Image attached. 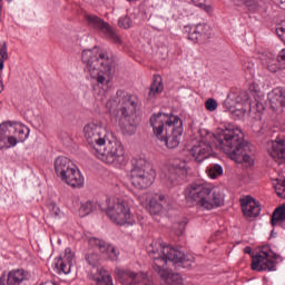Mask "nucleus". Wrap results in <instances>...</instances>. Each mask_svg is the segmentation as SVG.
<instances>
[{
  "instance_id": "f257e3e1",
  "label": "nucleus",
  "mask_w": 285,
  "mask_h": 285,
  "mask_svg": "<svg viewBox=\"0 0 285 285\" xmlns=\"http://www.w3.org/2000/svg\"><path fill=\"white\" fill-rule=\"evenodd\" d=\"M85 139L89 145L90 151L104 164H126V154L124 145L112 138L106 127L101 124L90 122L83 128Z\"/></svg>"
},
{
  "instance_id": "f03ea898",
  "label": "nucleus",
  "mask_w": 285,
  "mask_h": 285,
  "mask_svg": "<svg viewBox=\"0 0 285 285\" xmlns=\"http://www.w3.org/2000/svg\"><path fill=\"white\" fill-rule=\"evenodd\" d=\"M215 146L236 164L253 166V146L244 140V131L234 125L218 128L214 134Z\"/></svg>"
},
{
  "instance_id": "7ed1b4c3",
  "label": "nucleus",
  "mask_w": 285,
  "mask_h": 285,
  "mask_svg": "<svg viewBox=\"0 0 285 285\" xmlns=\"http://www.w3.org/2000/svg\"><path fill=\"white\" fill-rule=\"evenodd\" d=\"M163 256L160 254L153 257L154 265L153 268L161 279L165 281L167 285H184V279L179 273H173L166 269V264L171 262L176 266H181L183 268H190L195 264V256L190 254H184V252L167 245L163 246Z\"/></svg>"
},
{
  "instance_id": "20e7f679",
  "label": "nucleus",
  "mask_w": 285,
  "mask_h": 285,
  "mask_svg": "<svg viewBox=\"0 0 285 285\" xmlns=\"http://www.w3.org/2000/svg\"><path fill=\"white\" fill-rule=\"evenodd\" d=\"M82 62H85L87 72L98 86H108L112 81L115 59L107 51L97 48L86 49L82 51Z\"/></svg>"
},
{
  "instance_id": "39448f33",
  "label": "nucleus",
  "mask_w": 285,
  "mask_h": 285,
  "mask_svg": "<svg viewBox=\"0 0 285 285\" xmlns=\"http://www.w3.org/2000/svg\"><path fill=\"white\" fill-rule=\"evenodd\" d=\"M154 135L164 141L167 148H177L184 134V120L178 116L158 112L149 119Z\"/></svg>"
},
{
  "instance_id": "423d86ee",
  "label": "nucleus",
  "mask_w": 285,
  "mask_h": 285,
  "mask_svg": "<svg viewBox=\"0 0 285 285\" xmlns=\"http://www.w3.org/2000/svg\"><path fill=\"white\" fill-rule=\"evenodd\" d=\"M187 204H197L203 210H213L224 206V194L213 190L208 184H191L185 189Z\"/></svg>"
},
{
  "instance_id": "0eeeda50",
  "label": "nucleus",
  "mask_w": 285,
  "mask_h": 285,
  "mask_svg": "<svg viewBox=\"0 0 285 285\" xmlns=\"http://www.w3.org/2000/svg\"><path fill=\"white\" fill-rule=\"evenodd\" d=\"M117 97H121L119 100V112H120V126L126 135H135V121L132 120L137 110L141 108V101L135 95L125 92L124 90H118L116 92Z\"/></svg>"
},
{
  "instance_id": "6e6552de",
  "label": "nucleus",
  "mask_w": 285,
  "mask_h": 285,
  "mask_svg": "<svg viewBox=\"0 0 285 285\" xmlns=\"http://www.w3.org/2000/svg\"><path fill=\"white\" fill-rule=\"evenodd\" d=\"M131 165L130 181L132 186L140 190L150 188L151 184H155V177H157V173L153 169V166L142 158H132Z\"/></svg>"
},
{
  "instance_id": "1a4fd4ad",
  "label": "nucleus",
  "mask_w": 285,
  "mask_h": 285,
  "mask_svg": "<svg viewBox=\"0 0 285 285\" xmlns=\"http://www.w3.org/2000/svg\"><path fill=\"white\" fill-rule=\"evenodd\" d=\"M109 219L117 226H134L135 216L130 213V205L126 200L117 199L106 210Z\"/></svg>"
},
{
  "instance_id": "9d476101",
  "label": "nucleus",
  "mask_w": 285,
  "mask_h": 285,
  "mask_svg": "<svg viewBox=\"0 0 285 285\" xmlns=\"http://www.w3.org/2000/svg\"><path fill=\"white\" fill-rule=\"evenodd\" d=\"M188 170L186 169V161L175 160L173 165L167 166L161 175L160 179L167 186V188H173L179 184L181 177H186Z\"/></svg>"
},
{
  "instance_id": "9b49d317",
  "label": "nucleus",
  "mask_w": 285,
  "mask_h": 285,
  "mask_svg": "<svg viewBox=\"0 0 285 285\" xmlns=\"http://www.w3.org/2000/svg\"><path fill=\"white\" fill-rule=\"evenodd\" d=\"M272 253L271 246H262L258 254L252 255V271H256L257 273H262V271H277V263L271 259Z\"/></svg>"
},
{
  "instance_id": "f8f14e48",
  "label": "nucleus",
  "mask_w": 285,
  "mask_h": 285,
  "mask_svg": "<svg viewBox=\"0 0 285 285\" xmlns=\"http://www.w3.org/2000/svg\"><path fill=\"white\" fill-rule=\"evenodd\" d=\"M87 23L90 28H94L95 30H100L107 39L112 41V43H121V38L119 35H117V31L110 27V24L104 19L99 18V16L95 14H87L86 16Z\"/></svg>"
},
{
  "instance_id": "ddd939ff",
  "label": "nucleus",
  "mask_w": 285,
  "mask_h": 285,
  "mask_svg": "<svg viewBox=\"0 0 285 285\" xmlns=\"http://www.w3.org/2000/svg\"><path fill=\"white\" fill-rule=\"evenodd\" d=\"M117 275L120 284L122 285H154L153 279H150V277L144 273H135L129 269H119Z\"/></svg>"
},
{
  "instance_id": "4468645a",
  "label": "nucleus",
  "mask_w": 285,
  "mask_h": 285,
  "mask_svg": "<svg viewBox=\"0 0 285 285\" xmlns=\"http://www.w3.org/2000/svg\"><path fill=\"white\" fill-rule=\"evenodd\" d=\"M72 262H75V253L72 249L66 248L65 256L55 261L53 268L58 275H70Z\"/></svg>"
},
{
  "instance_id": "2eb2a0df",
  "label": "nucleus",
  "mask_w": 285,
  "mask_h": 285,
  "mask_svg": "<svg viewBox=\"0 0 285 285\" xmlns=\"http://www.w3.org/2000/svg\"><path fill=\"white\" fill-rule=\"evenodd\" d=\"M28 279H30V273L26 269H13L8 273L7 277H0V285H26Z\"/></svg>"
},
{
  "instance_id": "dca6fc26",
  "label": "nucleus",
  "mask_w": 285,
  "mask_h": 285,
  "mask_svg": "<svg viewBox=\"0 0 285 285\" xmlns=\"http://www.w3.org/2000/svg\"><path fill=\"white\" fill-rule=\"evenodd\" d=\"M210 37V26L206 23L196 24L194 30L188 33V39L193 41V43H206Z\"/></svg>"
},
{
  "instance_id": "f3484780",
  "label": "nucleus",
  "mask_w": 285,
  "mask_h": 285,
  "mask_svg": "<svg viewBox=\"0 0 285 285\" xmlns=\"http://www.w3.org/2000/svg\"><path fill=\"white\" fill-rule=\"evenodd\" d=\"M55 173L59 179L66 177V175H73L75 165L70 158L59 156L53 163Z\"/></svg>"
},
{
  "instance_id": "a211bd4d",
  "label": "nucleus",
  "mask_w": 285,
  "mask_h": 285,
  "mask_svg": "<svg viewBox=\"0 0 285 285\" xmlns=\"http://www.w3.org/2000/svg\"><path fill=\"white\" fill-rule=\"evenodd\" d=\"M268 100L274 112H277V110L285 112V88L277 87L273 89L268 94Z\"/></svg>"
},
{
  "instance_id": "6ab92c4d",
  "label": "nucleus",
  "mask_w": 285,
  "mask_h": 285,
  "mask_svg": "<svg viewBox=\"0 0 285 285\" xmlns=\"http://www.w3.org/2000/svg\"><path fill=\"white\" fill-rule=\"evenodd\" d=\"M240 206L245 217H259L262 205L250 196L240 199Z\"/></svg>"
},
{
  "instance_id": "aec40b11",
  "label": "nucleus",
  "mask_w": 285,
  "mask_h": 285,
  "mask_svg": "<svg viewBox=\"0 0 285 285\" xmlns=\"http://www.w3.org/2000/svg\"><path fill=\"white\" fill-rule=\"evenodd\" d=\"M210 153H213V147L206 141L198 142V145H195L189 150V154L198 164H202V161L208 159V157H210Z\"/></svg>"
},
{
  "instance_id": "412c9836",
  "label": "nucleus",
  "mask_w": 285,
  "mask_h": 285,
  "mask_svg": "<svg viewBox=\"0 0 285 285\" xmlns=\"http://www.w3.org/2000/svg\"><path fill=\"white\" fill-rule=\"evenodd\" d=\"M89 244L90 246H96V248H98L100 253H106L109 259H111L112 262H115V259H117L119 255V253H117V249L114 246L108 245L106 242L99 238H90Z\"/></svg>"
},
{
  "instance_id": "4be33fe9",
  "label": "nucleus",
  "mask_w": 285,
  "mask_h": 285,
  "mask_svg": "<svg viewBox=\"0 0 285 285\" xmlns=\"http://www.w3.org/2000/svg\"><path fill=\"white\" fill-rule=\"evenodd\" d=\"M72 170L73 174H66L60 180L67 184V186H71V188H81L83 186V176L77 169V165L72 167Z\"/></svg>"
},
{
  "instance_id": "5701e85b",
  "label": "nucleus",
  "mask_w": 285,
  "mask_h": 285,
  "mask_svg": "<svg viewBox=\"0 0 285 285\" xmlns=\"http://www.w3.org/2000/svg\"><path fill=\"white\" fill-rule=\"evenodd\" d=\"M9 127V132H12L18 138V141L23 142L28 139L30 135V128L26 127L23 124L14 122H4Z\"/></svg>"
},
{
  "instance_id": "b1692460",
  "label": "nucleus",
  "mask_w": 285,
  "mask_h": 285,
  "mask_svg": "<svg viewBox=\"0 0 285 285\" xmlns=\"http://www.w3.org/2000/svg\"><path fill=\"white\" fill-rule=\"evenodd\" d=\"M164 206H166V196L159 195L150 199L148 212L153 217L159 216L164 213Z\"/></svg>"
},
{
  "instance_id": "393cba45",
  "label": "nucleus",
  "mask_w": 285,
  "mask_h": 285,
  "mask_svg": "<svg viewBox=\"0 0 285 285\" xmlns=\"http://www.w3.org/2000/svg\"><path fill=\"white\" fill-rule=\"evenodd\" d=\"M268 153L273 159H285V140L276 139L272 141Z\"/></svg>"
},
{
  "instance_id": "a878e982",
  "label": "nucleus",
  "mask_w": 285,
  "mask_h": 285,
  "mask_svg": "<svg viewBox=\"0 0 285 285\" xmlns=\"http://www.w3.org/2000/svg\"><path fill=\"white\" fill-rule=\"evenodd\" d=\"M272 226H281V228H285V205L277 207L271 218Z\"/></svg>"
},
{
  "instance_id": "bb28decb",
  "label": "nucleus",
  "mask_w": 285,
  "mask_h": 285,
  "mask_svg": "<svg viewBox=\"0 0 285 285\" xmlns=\"http://www.w3.org/2000/svg\"><path fill=\"white\" fill-rule=\"evenodd\" d=\"M94 281L96 282V285H114L112 276L104 267L97 269Z\"/></svg>"
},
{
  "instance_id": "cd10ccee",
  "label": "nucleus",
  "mask_w": 285,
  "mask_h": 285,
  "mask_svg": "<svg viewBox=\"0 0 285 285\" xmlns=\"http://www.w3.org/2000/svg\"><path fill=\"white\" fill-rule=\"evenodd\" d=\"M164 92V83L161 82V76H154V81L150 85L148 99H155L157 95Z\"/></svg>"
},
{
  "instance_id": "c85d7f7f",
  "label": "nucleus",
  "mask_w": 285,
  "mask_h": 285,
  "mask_svg": "<svg viewBox=\"0 0 285 285\" xmlns=\"http://www.w3.org/2000/svg\"><path fill=\"white\" fill-rule=\"evenodd\" d=\"M282 62H279V59L276 57H273V56H267L265 58V62L264 65L266 66L267 70H269V72H277L279 70V65Z\"/></svg>"
},
{
  "instance_id": "c756f323",
  "label": "nucleus",
  "mask_w": 285,
  "mask_h": 285,
  "mask_svg": "<svg viewBox=\"0 0 285 285\" xmlns=\"http://www.w3.org/2000/svg\"><path fill=\"white\" fill-rule=\"evenodd\" d=\"M95 208H97V205L94 202L88 200L80 206L79 213L81 217H86V215H90Z\"/></svg>"
},
{
  "instance_id": "7c9ffc66",
  "label": "nucleus",
  "mask_w": 285,
  "mask_h": 285,
  "mask_svg": "<svg viewBox=\"0 0 285 285\" xmlns=\"http://www.w3.org/2000/svg\"><path fill=\"white\" fill-rule=\"evenodd\" d=\"M4 135L7 136V147L4 148H10L16 144H19V138L14 134L10 132L8 124H6Z\"/></svg>"
},
{
  "instance_id": "2f4dec72",
  "label": "nucleus",
  "mask_w": 285,
  "mask_h": 285,
  "mask_svg": "<svg viewBox=\"0 0 285 285\" xmlns=\"http://www.w3.org/2000/svg\"><path fill=\"white\" fill-rule=\"evenodd\" d=\"M274 188L276 190V195L278 197H282V199H285V178L284 177L276 179V184Z\"/></svg>"
},
{
  "instance_id": "473e14b6",
  "label": "nucleus",
  "mask_w": 285,
  "mask_h": 285,
  "mask_svg": "<svg viewBox=\"0 0 285 285\" xmlns=\"http://www.w3.org/2000/svg\"><path fill=\"white\" fill-rule=\"evenodd\" d=\"M208 175L212 179H217L220 175H224V168L222 165H212L208 169Z\"/></svg>"
},
{
  "instance_id": "72a5a7b5",
  "label": "nucleus",
  "mask_w": 285,
  "mask_h": 285,
  "mask_svg": "<svg viewBox=\"0 0 285 285\" xmlns=\"http://www.w3.org/2000/svg\"><path fill=\"white\" fill-rule=\"evenodd\" d=\"M187 224H188V222L186 219L175 223L173 225V230H174L175 235H177L178 237L184 235Z\"/></svg>"
},
{
  "instance_id": "f704fd0d",
  "label": "nucleus",
  "mask_w": 285,
  "mask_h": 285,
  "mask_svg": "<svg viewBox=\"0 0 285 285\" xmlns=\"http://www.w3.org/2000/svg\"><path fill=\"white\" fill-rule=\"evenodd\" d=\"M8 148V136L6 135V124L0 125V150Z\"/></svg>"
},
{
  "instance_id": "c9c22d12",
  "label": "nucleus",
  "mask_w": 285,
  "mask_h": 285,
  "mask_svg": "<svg viewBox=\"0 0 285 285\" xmlns=\"http://www.w3.org/2000/svg\"><path fill=\"white\" fill-rule=\"evenodd\" d=\"M118 26L119 28H124V30H128V28L132 26V20L130 19L129 16H124L119 18Z\"/></svg>"
},
{
  "instance_id": "e433bc0d",
  "label": "nucleus",
  "mask_w": 285,
  "mask_h": 285,
  "mask_svg": "<svg viewBox=\"0 0 285 285\" xmlns=\"http://www.w3.org/2000/svg\"><path fill=\"white\" fill-rule=\"evenodd\" d=\"M205 108L209 112H215L217 110V100L209 98L205 101Z\"/></svg>"
},
{
  "instance_id": "4c0bfd02",
  "label": "nucleus",
  "mask_w": 285,
  "mask_h": 285,
  "mask_svg": "<svg viewBox=\"0 0 285 285\" xmlns=\"http://www.w3.org/2000/svg\"><path fill=\"white\" fill-rule=\"evenodd\" d=\"M86 262L89 264V266H97L99 262V255L97 254H87L86 255Z\"/></svg>"
},
{
  "instance_id": "58836bf2",
  "label": "nucleus",
  "mask_w": 285,
  "mask_h": 285,
  "mask_svg": "<svg viewBox=\"0 0 285 285\" xmlns=\"http://www.w3.org/2000/svg\"><path fill=\"white\" fill-rule=\"evenodd\" d=\"M8 43L3 42L2 47L0 48V61H8Z\"/></svg>"
},
{
  "instance_id": "ea45409f",
  "label": "nucleus",
  "mask_w": 285,
  "mask_h": 285,
  "mask_svg": "<svg viewBox=\"0 0 285 285\" xmlns=\"http://www.w3.org/2000/svg\"><path fill=\"white\" fill-rule=\"evenodd\" d=\"M278 37H284L285 35V21L282 22L281 27L276 29Z\"/></svg>"
},
{
  "instance_id": "a19ab883",
  "label": "nucleus",
  "mask_w": 285,
  "mask_h": 285,
  "mask_svg": "<svg viewBox=\"0 0 285 285\" xmlns=\"http://www.w3.org/2000/svg\"><path fill=\"white\" fill-rule=\"evenodd\" d=\"M281 63L285 66V49H282L276 57Z\"/></svg>"
},
{
  "instance_id": "79ce46f5",
  "label": "nucleus",
  "mask_w": 285,
  "mask_h": 285,
  "mask_svg": "<svg viewBox=\"0 0 285 285\" xmlns=\"http://www.w3.org/2000/svg\"><path fill=\"white\" fill-rule=\"evenodd\" d=\"M59 213H61L59 210V207H53L52 210H51V215H55V217H59Z\"/></svg>"
},
{
  "instance_id": "37998d69",
  "label": "nucleus",
  "mask_w": 285,
  "mask_h": 285,
  "mask_svg": "<svg viewBox=\"0 0 285 285\" xmlns=\"http://www.w3.org/2000/svg\"><path fill=\"white\" fill-rule=\"evenodd\" d=\"M250 0H235L236 6H244L248 3Z\"/></svg>"
},
{
  "instance_id": "c03bdc74",
  "label": "nucleus",
  "mask_w": 285,
  "mask_h": 285,
  "mask_svg": "<svg viewBox=\"0 0 285 285\" xmlns=\"http://www.w3.org/2000/svg\"><path fill=\"white\" fill-rule=\"evenodd\" d=\"M244 253H246V255H252L253 248H250V246H247L244 248Z\"/></svg>"
},
{
  "instance_id": "a18cd8bd",
  "label": "nucleus",
  "mask_w": 285,
  "mask_h": 285,
  "mask_svg": "<svg viewBox=\"0 0 285 285\" xmlns=\"http://www.w3.org/2000/svg\"><path fill=\"white\" fill-rule=\"evenodd\" d=\"M279 257L281 256L278 254H276L274 252L271 253V259H279Z\"/></svg>"
},
{
  "instance_id": "49530a36",
  "label": "nucleus",
  "mask_w": 285,
  "mask_h": 285,
  "mask_svg": "<svg viewBox=\"0 0 285 285\" xmlns=\"http://www.w3.org/2000/svg\"><path fill=\"white\" fill-rule=\"evenodd\" d=\"M3 63H6V60H0V72L3 70Z\"/></svg>"
},
{
  "instance_id": "de8ad7c7",
  "label": "nucleus",
  "mask_w": 285,
  "mask_h": 285,
  "mask_svg": "<svg viewBox=\"0 0 285 285\" xmlns=\"http://www.w3.org/2000/svg\"><path fill=\"white\" fill-rule=\"evenodd\" d=\"M0 92H3V81L0 79Z\"/></svg>"
},
{
  "instance_id": "09e8293b",
  "label": "nucleus",
  "mask_w": 285,
  "mask_h": 285,
  "mask_svg": "<svg viewBox=\"0 0 285 285\" xmlns=\"http://www.w3.org/2000/svg\"><path fill=\"white\" fill-rule=\"evenodd\" d=\"M196 3H206V0H194Z\"/></svg>"
},
{
  "instance_id": "8fccbe9b",
  "label": "nucleus",
  "mask_w": 285,
  "mask_h": 285,
  "mask_svg": "<svg viewBox=\"0 0 285 285\" xmlns=\"http://www.w3.org/2000/svg\"><path fill=\"white\" fill-rule=\"evenodd\" d=\"M3 0H0V3L2 2Z\"/></svg>"
},
{
  "instance_id": "3c124183",
  "label": "nucleus",
  "mask_w": 285,
  "mask_h": 285,
  "mask_svg": "<svg viewBox=\"0 0 285 285\" xmlns=\"http://www.w3.org/2000/svg\"><path fill=\"white\" fill-rule=\"evenodd\" d=\"M127 1H132V0H127Z\"/></svg>"
},
{
  "instance_id": "603ef678",
  "label": "nucleus",
  "mask_w": 285,
  "mask_h": 285,
  "mask_svg": "<svg viewBox=\"0 0 285 285\" xmlns=\"http://www.w3.org/2000/svg\"><path fill=\"white\" fill-rule=\"evenodd\" d=\"M8 1H12V0H8Z\"/></svg>"
}]
</instances>
